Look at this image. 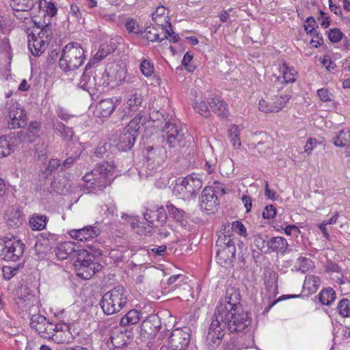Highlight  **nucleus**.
<instances>
[{"label":"nucleus","instance_id":"1","mask_svg":"<svg viewBox=\"0 0 350 350\" xmlns=\"http://www.w3.org/2000/svg\"><path fill=\"white\" fill-rule=\"evenodd\" d=\"M251 323V319L243 309L239 312H229L222 319L213 316L206 336L207 347L209 350H213L221 344L226 327L232 333L244 332L250 326Z\"/></svg>","mask_w":350,"mask_h":350},{"label":"nucleus","instance_id":"2","mask_svg":"<svg viewBox=\"0 0 350 350\" xmlns=\"http://www.w3.org/2000/svg\"><path fill=\"white\" fill-rule=\"evenodd\" d=\"M85 51L79 43L70 42L63 49L59 61L60 69L68 76L75 77L85 60Z\"/></svg>","mask_w":350,"mask_h":350},{"label":"nucleus","instance_id":"3","mask_svg":"<svg viewBox=\"0 0 350 350\" xmlns=\"http://www.w3.org/2000/svg\"><path fill=\"white\" fill-rule=\"evenodd\" d=\"M114 178L113 167L107 163L101 164L83 177L85 190L88 193L100 191L109 185Z\"/></svg>","mask_w":350,"mask_h":350},{"label":"nucleus","instance_id":"4","mask_svg":"<svg viewBox=\"0 0 350 350\" xmlns=\"http://www.w3.org/2000/svg\"><path fill=\"white\" fill-rule=\"evenodd\" d=\"M127 291L117 286L106 293L101 300L100 306L105 314L109 315L120 312L127 304Z\"/></svg>","mask_w":350,"mask_h":350},{"label":"nucleus","instance_id":"5","mask_svg":"<svg viewBox=\"0 0 350 350\" xmlns=\"http://www.w3.org/2000/svg\"><path fill=\"white\" fill-rule=\"evenodd\" d=\"M25 244L14 237L0 239V259L16 262L23 256Z\"/></svg>","mask_w":350,"mask_h":350},{"label":"nucleus","instance_id":"6","mask_svg":"<svg viewBox=\"0 0 350 350\" xmlns=\"http://www.w3.org/2000/svg\"><path fill=\"white\" fill-rule=\"evenodd\" d=\"M243 309L241 304V295L238 290L234 288H228L224 299L222 300L215 312L216 318H225L229 312H239Z\"/></svg>","mask_w":350,"mask_h":350},{"label":"nucleus","instance_id":"7","mask_svg":"<svg viewBox=\"0 0 350 350\" xmlns=\"http://www.w3.org/2000/svg\"><path fill=\"white\" fill-rule=\"evenodd\" d=\"M163 131L165 133L167 142L170 148H178L185 146L184 129L174 120L165 121Z\"/></svg>","mask_w":350,"mask_h":350},{"label":"nucleus","instance_id":"8","mask_svg":"<svg viewBox=\"0 0 350 350\" xmlns=\"http://www.w3.org/2000/svg\"><path fill=\"white\" fill-rule=\"evenodd\" d=\"M8 113V126L10 129L23 128L27 124V116L25 109L16 101L11 100L6 105Z\"/></svg>","mask_w":350,"mask_h":350},{"label":"nucleus","instance_id":"9","mask_svg":"<svg viewBox=\"0 0 350 350\" xmlns=\"http://www.w3.org/2000/svg\"><path fill=\"white\" fill-rule=\"evenodd\" d=\"M216 258L219 262H226L235 257L236 248L230 236H219L216 241Z\"/></svg>","mask_w":350,"mask_h":350},{"label":"nucleus","instance_id":"10","mask_svg":"<svg viewBox=\"0 0 350 350\" xmlns=\"http://www.w3.org/2000/svg\"><path fill=\"white\" fill-rule=\"evenodd\" d=\"M202 185V176L193 173L184 178L180 187L184 198H189L196 196Z\"/></svg>","mask_w":350,"mask_h":350},{"label":"nucleus","instance_id":"11","mask_svg":"<svg viewBox=\"0 0 350 350\" xmlns=\"http://www.w3.org/2000/svg\"><path fill=\"white\" fill-rule=\"evenodd\" d=\"M143 103V96L141 94L135 92L129 95L126 103H124L117 111V113L121 120L132 116L135 112L139 110Z\"/></svg>","mask_w":350,"mask_h":350},{"label":"nucleus","instance_id":"12","mask_svg":"<svg viewBox=\"0 0 350 350\" xmlns=\"http://www.w3.org/2000/svg\"><path fill=\"white\" fill-rule=\"evenodd\" d=\"M31 327L44 338H49L56 325L47 321L45 317L41 314H33L31 317Z\"/></svg>","mask_w":350,"mask_h":350},{"label":"nucleus","instance_id":"13","mask_svg":"<svg viewBox=\"0 0 350 350\" xmlns=\"http://www.w3.org/2000/svg\"><path fill=\"white\" fill-rule=\"evenodd\" d=\"M91 69V62H89L85 66V70L80 78L78 85L81 89L88 91L90 94H95L101 85V79L99 82H97L96 75L92 77V72Z\"/></svg>","mask_w":350,"mask_h":350},{"label":"nucleus","instance_id":"14","mask_svg":"<svg viewBox=\"0 0 350 350\" xmlns=\"http://www.w3.org/2000/svg\"><path fill=\"white\" fill-rule=\"evenodd\" d=\"M216 191L211 187L204 188L200 201V206L209 213H214L219 206Z\"/></svg>","mask_w":350,"mask_h":350},{"label":"nucleus","instance_id":"15","mask_svg":"<svg viewBox=\"0 0 350 350\" xmlns=\"http://www.w3.org/2000/svg\"><path fill=\"white\" fill-rule=\"evenodd\" d=\"M100 233L98 228L95 226H86L82 228L72 229L68 234L73 239L85 242L97 237Z\"/></svg>","mask_w":350,"mask_h":350},{"label":"nucleus","instance_id":"16","mask_svg":"<svg viewBox=\"0 0 350 350\" xmlns=\"http://www.w3.org/2000/svg\"><path fill=\"white\" fill-rule=\"evenodd\" d=\"M169 341L172 347L186 349L190 342L189 329H176L170 334Z\"/></svg>","mask_w":350,"mask_h":350},{"label":"nucleus","instance_id":"17","mask_svg":"<svg viewBox=\"0 0 350 350\" xmlns=\"http://www.w3.org/2000/svg\"><path fill=\"white\" fill-rule=\"evenodd\" d=\"M135 139L136 136L123 129L120 134L113 137L112 142L120 151H127L133 146Z\"/></svg>","mask_w":350,"mask_h":350},{"label":"nucleus","instance_id":"18","mask_svg":"<svg viewBox=\"0 0 350 350\" xmlns=\"http://www.w3.org/2000/svg\"><path fill=\"white\" fill-rule=\"evenodd\" d=\"M75 267L79 277L84 280H89L101 269L102 265L96 262L94 258L87 262L79 264Z\"/></svg>","mask_w":350,"mask_h":350},{"label":"nucleus","instance_id":"19","mask_svg":"<svg viewBox=\"0 0 350 350\" xmlns=\"http://www.w3.org/2000/svg\"><path fill=\"white\" fill-rule=\"evenodd\" d=\"M131 339V332L127 329L113 328L110 332L109 340L114 348L124 347Z\"/></svg>","mask_w":350,"mask_h":350},{"label":"nucleus","instance_id":"20","mask_svg":"<svg viewBox=\"0 0 350 350\" xmlns=\"http://www.w3.org/2000/svg\"><path fill=\"white\" fill-rule=\"evenodd\" d=\"M122 102L121 98H113L103 99L96 106V113L97 116L102 118L109 117L114 111L116 107Z\"/></svg>","mask_w":350,"mask_h":350},{"label":"nucleus","instance_id":"21","mask_svg":"<svg viewBox=\"0 0 350 350\" xmlns=\"http://www.w3.org/2000/svg\"><path fill=\"white\" fill-rule=\"evenodd\" d=\"M27 41L30 52L36 57L41 55L49 45L47 40L42 39V38L37 36L34 33L28 35Z\"/></svg>","mask_w":350,"mask_h":350},{"label":"nucleus","instance_id":"22","mask_svg":"<svg viewBox=\"0 0 350 350\" xmlns=\"http://www.w3.org/2000/svg\"><path fill=\"white\" fill-rule=\"evenodd\" d=\"M161 321L157 314H152L143 321L141 329L144 334L153 337L159 331Z\"/></svg>","mask_w":350,"mask_h":350},{"label":"nucleus","instance_id":"23","mask_svg":"<svg viewBox=\"0 0 350 350\" xmlns=\"http://www.w3.org/2000/svg\"><path fill=\"white\" fill-rule=\"evenodd\" d=\"M144 36L150 42H161L166 38L165 27L161 25L156 26H148L147 27L142 33Z\"/></svg>","mask_w":350,"mask_h":350},{"label":"nucleus","instance_id":"24","mask_svg":"<svg viewBox=\"0 0 350 350\" xmlns=\"http://www.w3.org/2000/svg\"><path fill=\"white\" fill-rule=\"evenodd\" d=\"M70 332L68 326L66 324L56 325V327L51 334L49 338L56 343H68L70 339Z\"/></svg>","mask_w":350,"mask_h":350},{"label":"nucleus","instance_id":"25","mask_svg":"<svg viewBox=\"0 0 350 350\" xmlns=\"http://www.w3.org/2000/svg\"><path fill=\"white\" fill-rule=\"evenodd\" d=\"M77 245L72 241L61 243L56 249L55 254L58 259L62 260L68 258H73Z\"/></svg>","mask_w":350,"mask_h":350},{"label":"nucleus","instance_id":"26","mask_svg":"<svg viewBox=\"0 0 350 350\" xmlns=\"http://www.w3.org/2000/svg\"><path fill=\"white\" fill-rule=\"evenodd\" d=\"M94 254H92L85 249H76L72 260H75L74 266L79 264L87 262L94 258V255H102L100 251L94 250L92 247H90Z\"/></svg>","mask_w":350,"mask_h":350},{"label":"nucleus","instance_id":"27","mask_svg":"<svg viewBox=\"0 0 350 350\" xmlns=\"http://www.w3.org/2000/svg\"><path fill=\"white\" fill-rule=\"evenodd\" d=\"M106 75L108 80L110 81H116L117 83L122 82L125 79V71L118 64H111L106 69Z\"/></svg>","mask_w":350,"mask_h":350},{"label":"nucleus","instance_id":"28","mask_svg":"<svg viewBox=\"0 0 350 350\" xmlns=\"http://www.w3.org/2000/svg\"><path fill=\"white\" fill-rule=\"evenodd\" d=\"M208 104L212 111L221 118H227L228 111L227 105L219 97H214L208 100Z\"/></svg>","mask_w":350,"mask_h":350},{"label":"nucleus","instance_id":"29","mask_svg":"<svg viewBox=\"0 0 350 350\" xmlns=\"http://www.w3.org/2000/svg\"><path fill=\"white\" fill-rule=\"evenodd\" d=\"M288 246L287 241L282 237H272L268 241L269 252H280L283 254L286 251Z\"/></svg>","mask_w":350,"mask_h":350},{"label":"nucleus","instance_id":"30","mask_svg":"<svg viewBox=\"0 0 350 350\" xmlns=\"http://www.w3.org/2000/svg\"><path fill=\"white\" fill-rule=\"evenodd\" d=\"M152 20L157 25L168 26L171 29V23L168 19V12L164 6H158L152 14Z\"/></svg>","mask_w":350,"mask_h":350},{"label":"nucleus","instance_id":"31","mask_svg":"<svg viewBox=\"0 0 350 350\" xmlns=\"http://www.w3.org/2000/svg\"><path fill=\"white\" fill-rule=\"evenodd\" d=\"M12 137L3 135L0 137V157H5L13 151L14 141Z\"/></svg>","mask_w":350,"mask_h":350},{"label":"nucleus","instance_id":"32","mask_svg":"<svg viewBox=\"0 0 350 350\" xmlns=\"http://www.w3.org/2000/svg\"><path fill=\"white\" fill-rule=\"evenodd\" d=\"M243 129V127L242 126L237 124H232L228 129V137L235 149H239L241 146L240 134Z\"/></svg>","mask_w":350,"mask_h":350},{"label":"nucleus","instance_id":"33","mask_svg":"<svg viewBox=\"0 0 350 350\" xmlns=\"http://www.w3.org/2000/svg\"><path fill=\"white\" fill-rule=\"evenodd\" d=\"M140 320L139 312L137 310H129L120 320L122 327L136 325Z\"/></svg>","mask_w":350,"mask_h":350},{"label":"nucleus","instance_id":"34","mask_svg":"<svg viewBox=\"0 0 350 350\" xmlns=\"http://www.w3.org/2000/svg\"><path fill=\"white\" fill-rule=\"evenodd\" d=\"M321 286V280L318 276L308 275L304 282V288L308 290L309 293H315Z\"/></svg>","mask_w":350,"mask_h":350},{"label":"nucleus","instance_id":"35","mask_svg":"<svg viewBox=\"0 0 350 350\" xmlns=\"http://www.w3.org/2000/svg\"><path fill=\"white\" fill-rule=\"evenodd\" d=\"M53 126L54 130L58 132L64 140L70 141L72 139L74 132L72 128L66 126L59 121L54 122Z\"/></svg>","mask_w":350,"mask_h":350},{"label":"nucleus","instance_id":"36","mask_svg":"<svg viewBox=\"0 0 350 350\" xmlns=\"http://www.w3.org/2000/svg\"><path fill=\"white\" fill-rule=\"evenodd\" d=\"M144 121L145 119L143 118V116L141 114H138L128 124L125 128H124V129L137 137L141 126L144 124Z\"/></svg>","mask_w":350,"mask_h":350},{"label":"nucleus","instance_id":"37","mask_svg":"<svg viewBox=\"0 0 350 350\" xmlns=\"http://www.w3.org/2000/svg\"><path fill=\"white\" fill-rule=\"evenodd\" d=\"M333 144L337 147H344L350 144V131L341 130L332 139Z\"/></svg>","mask_w":350,"mask_h":350},{"label":"nucleus","instance_id":"38","mask_svg":"<svg viewBox=\"0 0 350 350\" xmlns=\"http://www.w3.org/2000/svg\"><path fill=\"white\" fill-rule=\"evenodd\" d=\"M161 166L159 164V162L157 163L154 161H152L150 156L146 161V164L145 165V168L143 171L140 172L139 174L142 175H144L146 177H150L155 176L156 174L159 172Z\"/></svg>","mask_w":350,"mask_h":350},{"label":"nucleus","instance_id":"39","mask_svg":"<svg viewBox=\"0 0 350 350\" xmlns=\"http://www.w3.org/2000/svg\"><path fill=\"white\" fill-rule=\"evenodd\" d=\"M166 208L168 214L174 218L176 221L183 223L185 221V211L183 209L176 207L172 203L167 202Z\"/></svg>","mask_w":350,"mask_h":350},{"label":"nucleus","instance_id":"40","mask_svg":"<svg viewBox=\"0 0 350 350\" xmlns=\"http://www.w3.org/2000/svg\"><path fill=\"white\" fill-rule=\"evenodd\" d=\"M109 46L108 44H103L98 51L95 54L93 59L90 62L92 66L96 62H99L104 59L107 54L113 52L115 49V42H111V48L107 49Z\"/></svg>","mask_w":350,"mask_h":350},{"label":"nucleus","instance_id":"41","mask_svg":"<svg viewBox=\"0 0 350 350\" xmlns=\"http://www.w3.org/2000/svg\"><path fill=\"white\" fill-rule=\"evenodd\" d=\"M336 299V293L332 288L322 290L319 293V301L324 305H330Z\"/></svg>","mask_w":350,"mask_h":350},{"label":"nucleus","instance_id":"42","mask_svg":"<svg viewBox=\"0 0 350 350\" xmlns=\"http://www.w3.org/2000/svg\"><path fill=\"white\" fill-rule=\"evenodd\" d=\"M269 237L264 234H258L254 236V243L256 247L264 253H269Z\"/></svg>","mask_w":350,"mask_h":350},{"label":"nucleus","instance_id":"43","mask_svg":"<svg viewBox=\"0 0 350 350\" xmlns=\"http://www.w3.org/2000/svg\"><path fill=\"white\" fill-rule=\"evenodd\" d=\"M47 219L44 215L33 216L29 220V224L33 230H42L46 225Z\"/></svg>","mask_w":350,"mask_h":350},{"label":"nucleus","instance_id":"44","mask_svg":"<svg viewBox=\"0 0 350 350\" xmlns=\"http://www.w3.org/2000/svg\"><path fill=\"white\" fill-rule=\"evenodd\" d=\"M283 79L286 83H293L296 80L297 71L293 68L284 64L281 68Z\"/></svg>","mask_w":350,"mask_h":350},{"label":"nucleus","instance_id":"45","mask_svg":"<svg viewBox=\"0 0 350 350\" xmlns=\"http://www.w3.org/2000/svg\"><path fill=\"white\" fill-rule=\"evenodd\" d=\"M7 221L9 226L16 227L22 224L23 219L19 211L15 210L8 211L7 213Z\"/></svg>","mask_w":350,"mask_h":350},{"label":"nucleus","instance_id":"46","mask_svg":"<svg viewBox=\"0 0 350 350\" xmlns=\"http://www.w3.org/2000/svg\"><path fill=\"white\" fill-rule=\"evenodd\" d=\"M337 309L339 314L342 317H350V300L342 299L338 304Z\"/></svg>","mask_w":350,"mask_h":350},{"label":"nucleus","instance_id":"47","mask_svg":"<svg viewBox=\"0 0 350 350\" xmlns=\"http://www.w3.org/2000/svg\"><path fill=\"white\" fill-rule=\"evenodd\" d=\"M68 18H72L73 21H75L79 23H84L83 12L81 11L78 5L75 4L70 5Z\"/></svg>","mask_w":350,"mask_h":350},{"label":"nucleus","instance_id":"48","mask_svg":"<svg viewBox=\"0 0 350 350\" xmlns=\"http://www.w3.org/2000/svg\"><path fill=\"white\" fill-rule=\"evenodd\" d=\"M193 108L196 112L198 113L204 118H208L210 116L211 113L208 107L203 100L194 101Z\"/></svg>","mask_w":350,"mask_h":350},{"label":"nucleus","instance_id":"49","mask_svg":"<svg viewBox=\"0 0 350 350\" xmlns=\"http://www.w3.org/2000/svg\"><path fill=\"white\" fill-rule=\"evenodd\" d=\"M291 96L288 94L282 95L275 98L273 102L274 107V113H277L282 110L286 105V103L289 100Z\"/></svg>","mask_w":350,"mask_h":350},{"label":"nucleus","instance_id":"50","mask_svg":"<svg viewBox=\"0 0 350 350\" xmlns=\"http://www.w3.org/2000/svg\"><path fill=\"white\" fill-rule=\"evenodd\" d=\"M140 70L145 77H150L154 72V66L148 59H144L140 64Z\"/></svg>","mask_w":350,"mask_h":350},{"label":"nucleus","instance_id":"51","mask_svg":"<svg viewBox=\"0 0 350 350\" xmlns=\"http://www.w3.org/2000/svg\"><path fill=\"white\" fill-rule=\"evenodd\" d=\"M318 28L315 19L312 16H309L306 18L304 25V29L308 35H313L317 31L316 29Z\"/></svg>","mask_w":350,"mask_h":350},{"label":"nucleus","instance_id":"52","mask_svg":"<svg viewBox=\"0 0 350 350\" xmlns=\"http://www.w3.org/2000/svg\"><path fill=\"white\" fill-rule=\"evenodd\" d=\"M343 35V33L338 28L331 29L328 31V38L333 43H337L340 41Z\"/></svg>","mask_w":350,"mask_h":350},{"label":"nucleus","instance_id":"53","mask_svg":"<svg viewBox=\"0 0 350 350\" xmlns=\"http://www.w3.org/2000/svg\"><path fill=\"white\" fill-rule=\"evenodd\" d=\"M126 28L129 33H142V28L139 27V24L134 19H129L126 23Z\"/></svg>","mask_w":350,"mask_h":350},{"label":"nucleus","instance_id":"54","mask_svg":"<svg viewBox=\"0 0 350 350\" xmlns=\"http://www.w3.org/2000/svg\"><path fill=\"white\" fill-rule=\"evenodd\" d=\"M297 263L299 265L297 270L301 271L302 273H305L310 267L312 260L306 257H299L297 259Z\"/></svg>","mask_w":350,"mask_h":350},{"label":"nucleus","instance_id":"55","mask_svg":"<svg viewBox=\"0 0 350 350\" xmlns=\"http://www.w3.org/2000/svg\"><path fill=\"white\" fill-rule=\"evenodd\" d=\"M258 109L264 113H274L273 102L262 99L259 101Z\"/></svg>","mask_w":350,"mask_h":350},{"label":"nucleus","instance_id":"56","mask_svg":"<svg viewBox=\"0 0 350 350\" xmlns=\"http://www.w3.org/2000/svg\"><path fill=\"white\" fill-rule=\"evenodd\" d=\"M275 215L276 208L273 205L270 204L265 206L262 212V217L264 219H273Z\"/></svg>","mask_w":350,"mask_h":350},{"label":"nucleus","instance_id":"57","mask_svg":"<svg viewBox=\"0 0 350 350\" xmlns=\"http://www.w3.org/2000/svg\"><path fill=\"white\" fill-rule=\"evenodd\" d=\"M232 228L241 236L246 237L247 230L244 225L239 221H235L232 224Z\"/></svg>","mask_w":350,"mask_h":350},{"label":"nucleus","instance_id":"58","mask_svg":"<svg viewBox=\"0 0 350 350\" xmlns=\"http://www.w3.org/2000/svg\"><path fill=\"white\" fill-rule=\"evenodd\" d=\"M59 166H60V163H59V160L55 159H51L49 161V162L45 169L44 172L47 175L53 173L54 171H55Z\"/></svg>","mask_w":350,"mask_h":350},{"label":"nucleus","instance_id":"59","mask_svg":"<svg viewBox=\"0 0 350 350\" xmlns=\"http://www.w3.org/2000/svg\"><path fill=\"white\" fill-rule=\"evenodd\" d=\"M312 36L313 38L311 39L310 42V44L312 47L318 48L319 46L323 44V38L320 35L319 33L316 31L315 33H313Z\"/></svg>","mask_w":350,"mask_h":350},{"label":"nucleus","instance_id":"60","mask_svg":"<svg viewBox=\"0 0 350 350\" xmlns=\"http://www.w3.org/2000/svg\"><path fill=\"white\" fill-rule=\"evenodd\" d=\"M317 95L323 102L330 101L332 100V94L326 88L318 90Z\"/></svg>","mask_w":350,"mask_h":350},{"label":"nucleus","instance_id":"61","mask_svg":"<svg viewBox=\"0 0 350 350\" xmlns=\"http://www.w3.org/2000/svg\"><path fill=\"white\" fill-rule=\"evenodd\" d=\"M51 29L49 27V26H45L41 30L39 33L36 34L37 36L42 38L43 40H47L48 43L50 40V37L51 36Z\"/></svg>","mask_w":350,"mask_h":350},{"label":"nucleus","instance_id":"62","mask_svg":"<svg viewBox=\"0 0 350 350\" xmlns=\"http://www.w3.org/2000/svg\"><path fill=\"white\" fill-rule=\"evenodd\" d=\"M318 142L316 139L309 138L304 146V151L307 154H310L314 147L317 146Z\"/></svg>","mask_w":350,"mask_h":350},{"label":"nucleus","instance_id":"63","mask_svg":"<svg viewBox=\"0 0 350 350\" xmlns=\"http://www.w3.org/2000/svg\"><path fill=\"white\" fill-rule=\"evenodd\" d=\"M155 213L157 214V221L160 223L161 225H163L165 222V220L167 219V216L165 213L164 208L163 207L159 208L155 211Z\"/></svg>","mask_w":350,"mask_h":350},{"label":"nucleus","instance_id":"64","mask_svg":"<svg viewBox=\"0 0 350 350\" xmlns=\"http://www.w3.org/2000/svg\"><path fill=\"white\" fill-rule=\"evenodd\" d=\"M157 214L154 211L148 210L144 214V217L148 224L154 225Z\"/></svg>","mask_w":350,"mask_h":350}]
</instances>
